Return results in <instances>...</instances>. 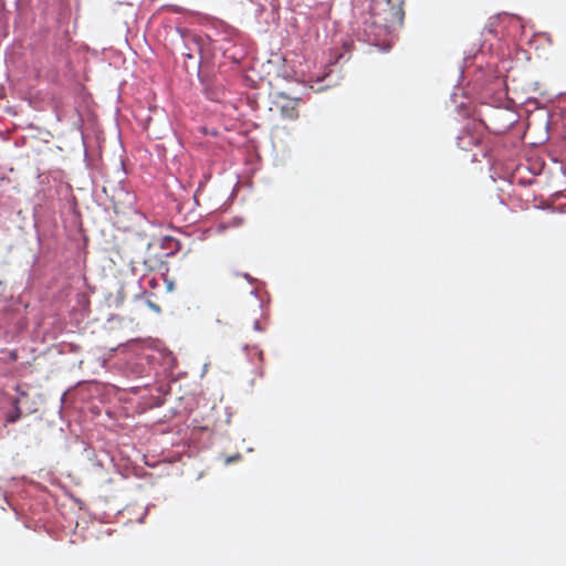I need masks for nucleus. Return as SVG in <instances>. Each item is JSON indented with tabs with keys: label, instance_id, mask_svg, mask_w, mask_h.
Wrapping results in <instances>:
<instances>
[{
	"label": "nucleus",
	"instance_id": "nucleus-8",
	"mask_svg": "<svg viewBox=\"0 0 566 566\" xmlns=\"http://www.w3.org/2000/svg\"><path fill=\"white\" fill-rule=\"evenodd\" d=\"M259 310H261V302L256 301Z\"/></svg>",
	"mask_w": 566,
	"mask_h": 566
},
{
	"label": "nucleus",
	"instance_id": "nucleus-2",
	"mask_svg": "<svg viewBox=\"0 0 566 566\" xmlns=\"http://www.w3.org/2000/svg\"><path fill=\"white\" fill-rule=\"evenodd\" d=\"M275 105L280 115L285 120H296L300 117L301 98L290 97L286 93L280 92L276 95Z\"/></svg>",
	"mask_w": 566,
	"mask_h": 566
},
{
	"label": "nucleus",
	"instance_id": "nucleus-6",
	"mask_svg": "<svg viewBox=\"0 0 566 566\" xmlns=\"http://www.w3.org/2000/svg\"><path fill=\"white\" fill-rule=\"evenodd\" d=\"M148 304H149V306H150L155 312H157V313H158V312H160V307H159L158 305H156V304H154V303H151V302H149Z\"/></svg>",
	"mask_w": 566,
	"mask_h": 566
},
{
	"label": "nucleus",
	"instance_id": "nucleus-3",
	"mask_svg": "<svg viewBox=\"0 0 566 566\" xmlns=\"http://www.w3.org/2000/svg\"><path fill=\"white\" fill-rule=\"evenodd\" d=\"M181 36L185 40L187 52H185L184 55L187 59L193 57L192 46L196 48L199 52H201V42H202L201 36H199L198 34L191 33L188 30H182Z\"/></svg>",
	"mask_w": 566,
	"mask_h": 566
},
{
	"label": "nucleus",
	"instance_id": "nucleus-4",
	"mask_svg": "<svg viewBox=\"0 0 566 566\" xmlns=\"http://www.w3.org/2000/svg\"><path fill=\"white\" fill-rule=\"evenodd\" d=\"M12 408H13L12 411L7 415V418H6V422L7 423H14V422H17L21 418V416H22V411H21V408H20V399L19 398L13 399Z\"/></svg>",
	"mask_w": 566,
	"mask_h": 566
},
{
	"label": "nucleus",
	"instance_id": "nucleus-7",
	"mask_svg": "<svg viewBox=\"0 0 566 566\" xmlns=\"http://www.w3.org/2000/svg\"><path fill=\"white\" fill-rule=\"evenodd\" d=\"M244 277H245L247 280H249V281H251V280H252V279L250 277V275H249V274H244Z\"/></svg>",
	"mask_w": 566,
	"mask_h": 566
},
{
	"label": "nucleus",
	"instance_id": "nucleus-1",
	"mask_svg": "<svg viewBox=\"0 0 566 566\" xmlns=\"http://www.w3.org/2000/svg\"><path fill=\"white\" fill-rule=\"evenodd\" d=\"M402 0H386L387 9H384V13H376L378 21L381 22L386 28L395 25H401L405 18V11L402 8Z\"/></svg>",
	"mask_w": 566,
	"mask_h": 566
},
{
	"label": "nucleus",
	"instance_id": "nucleus-5",
	"mask_svg": "<svg viewBox=\"0 0 566 566\" xmlns=\"http://www.w3.org/2000/svg\"><path fill=\"white\" fill-rule=\"evenodd\" d=\"M253 329H254V331H258V332L263 331V327H261L260 322H259V319H258V318H255V319L253 321Z\"/></svg>",
	"mask_w": 566,
	"mask_h": 566
}]
</instances>
